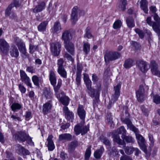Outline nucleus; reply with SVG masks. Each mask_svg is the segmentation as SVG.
Returning a JSON list of instances; mask_svg holds the SVG:
<instances>
[{"label":"nucleus","instance_id":"nucleus-1","mask_svg":"<svg viewBox=\"0 0 160 160\" xmlns=\"http://www.w3.org/2000/svg\"><path fill=\"white\" fill-rule=\"evenodd\" d=\"M85 120H82L80 123L76 125L74 128V131L76 134L77 135L80 133L82 135H83L86 133L89 130V124L84 126Z\"/></svg>","mask_w":160,"mask_h":160},{"label":"nucleus","instance_id":"nucleus-2","mask_svg":"<svg viewBox=\"0 0 160 160\" xmlns=\"http://www.w3.org/2000/svg\"><path fill=\"white\" fill-rule=\"evenodd\" d=\"M149 88L148 86L141 85L139 86V89L136 92V95L139 102H142L144 99V94L145 92L148 91Z\"/></svg>","mask_w":160,"mask_h":160},{"label":"nucleus","instance_id":"nucleus-3","mask_svg":"<svg viewBox=\"0 0 160 160\" xmlns=\"http://www.w3.org/2000/svg\"><path fill=\"white\" fill-rule=\"evenodd\" d=\"M121 85L119 83H118L116 86L114 87V94L112 96L111 101L109 102L108 105L107 106V108L108 109H110L112 105V102L114 103L116 101L120 94V89L121 88Z\"/></svg>","mask_w":160,"mask_h":160},{"label":"nucleus","instance_id":"nucleus-4","mask_svg":"<svg viewBox=\"0 0 160 160\" xmlns=\"http://www.w3.org/2000/svg\"><path fill=\"white\" fill-rule=\"evenodd\" d=\"M88 93L91 98H94V99L93 100V108H94L97 107L100 101L99 99L100 93L99 89L98 90H91L90 92H88Z\"/></svg>","mask_w":160,"mask_h":160},{"label":"nucleus","instance_id":"nucleus-5","mask_svg":"<svg viewBox=\"0 0 160 160\" xmlns=\"http://www.w3.org/2000/svg\"><path fill=\"white\" fill-rule=\"evenodd\" d=\"M121 56L120 54L117 52H109L104 55V59L106 63H108L109 61L116 60Z\"/></svg>","mask_w":160,"mask_h":160},{"label":"nucleus","instance_id":"nucleus-6","mask_svg":"<svg viewBox=\"0 0 160 160\" xmlns=\"http://www.w3.org/2000/svg\"><path fill=\"white\" fill-rule=\"evenodd\" d=\"M154 19L156 21L153 22V29L157 33L158 38L160 39V18L156 13L153 16Z\"/></svg>","mask_w":160,"mask_h":160},{"label":"nucleus","instance_id":"nucleus-7","mask_svg":"<svg viewBox=\"0 0 160 160\" xmlns=\"http://www.w3.org/2000/svg\"><path fill=\"white\" fill-rule=\"evenodd\" d=\"M50 49L52 54L57 56L59 54L60 51L61 45L58 42L50 43Z\"/></svg>","mask_w":160,"mask_h":160},{"label":"nucleus","instance_id":"nucleus-8","mask_svg":"<svg viewBox=\"0 0 160 160\" xmlns=\"http://www.w3.org/2000/svg\"><path fill=\"white\" fill-rule=\"evenodd\" d=\"M20 79L28 86L32 88V85L29 78L27 75L26 72L22 70H20Z\"/></svg>","mask_w":160,"mask_h":160},{"label":"nucleus","instance_id":"nucleus-9","mask_svg":"<svg viewBox=\"0 0 160 160\" xmlns=\"http://www.w3.org/2000/svg\"><path fill=\"white\" fill-rule=\"evenodd\" d=\"M9 47L8 44L4 39L0 38V50L3 54H7Z\"/></svg>","mask_w":160,"mask_h":160},{"label":"nucleus","instance_id":"nucleus-10","mask_svg":"<svg viewBox=\"0 0 160 160\" xmlns=\"http://www.w3.org/2000/svg\"><path fill=\"white\" fill-rule=\"evenodd\" d=\"M138 67L142 72H146L149 68L148 63L146 61L139 60L137 62Z\"/></svg>","mask_w":160,"mask_h":160},{"label":"nucleus","instance_id":"nucleus-11","mask_svg":"<svg viewBox=\"0 0 160 160\" xmlns=\"http://www.w3.org/2000/svg\"><path fill=\"white\" fill-rule=\"evenodd\" d=\"M28 134L22 131L18 132L13 135L15 139L19 142H23L26 141Z\"/></svg>","mask_w":160,"mask_h":160},{"label":"nucleus","instance_id":"nucleus-12","mask_svg":"<svg viewBox=\"0 0 160 160\" xmlns=\"http://www.w3.org/2000/svg\"><path fill=\"white\" fill-rule=\"evenodd\" d=\"M79 11L78 7L75 6L72 9L71 15V19L72 23L73 24L76 23L78 20V12Z\"/></svg>","mask_w":160,"mask_h":160},{"label":"nucleus","instance_id":"nucleus-13","mask_svg":"<svg viewBox=\"0 0 160 160\" xmlns=\"http://www.w3.org/2000/svg\"><path fill=\"white\" fill-rule=\"evenodd\" d=\"M16 44L19 51L23 54L26 55L27 52L24 43L20 39H16Z\"/></svg>","mask_w":160,"mask_h":160},{"label":"nucleus","instance_id":"nucleus-14","mask_svg":"<svg viewBox=\"0 0 160 160\" xmlns=\"http://www.w3.org/2000/svg\"><path fill=\"white\" fill-rule=\"evenodd\" d=\"M52 107V100H49L44 104L42 106V112L44 114H47L50 112Z\"/></svg>","mask_w":160,"mask_h":160},{"label":"nucleus","instance_id":"nucleus-15","mask_svg":"<svg viewBox=\"0 0 160 160\" xmlns=\"http://www.w3.org/2000/svg\"><path fill=\"white\" fill-rule=\"evenodd\" d=\"M77 113L80 119L82 120H84L86 117V112L82 105H79L77 109Z\"/></svg>","mask_w":160,"mask_h":160},{"label":"nucleus","instance_id":"nucleus-16","mask_svg":"<svg viewBox=\"0 0 160 160\" xmlns=\"http://www.w3.org/2000/svg\"><path fill=\"white\" fill-rule=\"evenodd\" d=\"M53 136L52 135H49L47 139L48 143L47 147H48V149L49 151H52L55 148V147L52 138Z\"/></svg>","mask_w":160,"mask_h":160},{"label":"nucleus","instance_id":"nucleus-17","mask_svg":"<svg viewBox=\"0 0 160 160\" xmlns=\"http://www.w3.org/2000/svg\"><path fill=\"white\" fill-rule=\"evenodd\" d=\"M84 80L88 89V92H90L91 90H94L91 88L92 82L88 74L86 73L84 74Z\"/></svg>","mask_w":160,"mask_h":160},{"label":"nucleus","instance_id":"nucleus-18","mask_svg":"<svg viewBox=\"0 0 160 160\" xmlns=\"http://www.w3.org/2000/svg\"><path fill=\"white\" fill-rule=\"evenodd\" d=\"M63 110L65 114L66 118L69 120H72L74 117V114L72 112L69 111L68 108L66 106L64 107Z\"/></svg>","mask_w":160,"mask_h":160},{"label":"nucleus","instance_id":"nucleus-19","mask_svg":"<svg viewBox=\"0 0 160 160\" xmlns=\"http://www.w3.org/2000/svg\"><path fill=\"white\" fill-rule=\"evenodd\" d=\"M150 67L152 74L154 75L157 74L159 72L157 65L154 61L152 60L151 61Z\"/></svg>","mask_w":160,"mask_h":160},{"label":"nucleus","instance_id":"nucleus-20","mask_svg":"<svg viewBox=\"0 0 160 160\" xmlns=\"http://www.w3.org/2000/svg\"><path fill=\"white\" fill-rule=\"evenodd\" d=\"M45 5L46 4L44 2H41L33 9V12L34 13H37L41 12L45 8Z\"/></svg>","mask_w":160,"mask_h":160},{"label":"nucleus","instance_id":"nucleus-21","mask_svg":"<svg viewBox=\"0 0 160 160\" xmlns=\"http://www.w3.org/2000/svg\"><path fill=\"white\" fill-rule=\"evenodd\" d=\"M62 38L64 41V43L68 42L71 38V34L69 31L65 30L62 33Z\"/></svg>","mask_w":160,"mask_h":160},{"label":"nucleus","instance_id":"nucleus-22","mask_svg":"<svg viewBox=\"0 0 160 160\" xmlns=\"http://www.w3.org/2000/svg\"><path fill=\"white\" fill-rule=\"evenodd\" d=\"M9 53L11 56L13 58H17L19 55V52L15 46H12L10 49Z\"/></svg>","mask_w":160,"mask_h":160},{"label":"nucleus","instance_id":"nucleus-23","mask_svg":"<svg viewBox=\"0 0 160 160\" xmlns=\"http://www.w3.org/2000/svg\"><path fill=\"white\" fill-rule=\"evenodd\" d=\"M65 43V47L72 55H73L74 52V46L72 43L69 41L68 42Z\"/></svg>","mask_w":160,"mask_h":160},{"label":"nucleus","instance_id":"nucleus-24","mask_svg":"<svg viewBox=\"0 0 160 160\" xmlns=\"http://www.w3.org/2000/svg\"><path fill=\"white\" fill-rule=\"evenodd\" d=\"M62 81L61 79H59L58 81V82L56 86H55L56 85H52L54 89V92H55V95L57 98H59L60 95L59 94V90L61 87L62 83Z\"/></svg>","mask_w":160,"mask_h":160},{"label":"nucleus","instance_id":"nucleus-25","mask_svg":"<svg viewBox=\"0 0 160 160\" xmlns=\"http://www.w3.org/2000/svg\"><path fill=\"white\" fill-rule=\"evenodd\" d=\"M61 94L62 96L59 98L60 101L63 105L66 106L68 105L69 102V98L65 95V93L63 92H62Z\"/></svg>","mask_w":160,"mask_h":160},{"label":"nucleus","instance_id":"nucleus-26","mask_svg":"<svg viewBox=\"0 0 160 160\" xmlns=\"http://www.w3.org/2000/svg\"><path fill=\"white\" fill-rule=\"evenodd\" d=\"M140 8L146 13H148V2L146 0H141L140 2Z\"/></svg>","mask_w":160,"mask_h":160},{"label":"nucleus","instance_id":"nucleus-27","mask_svg":"<svg viewBox=\"0 0 160 160\" xmlns=\"http://www.w3.org/2000/svg\"><path fill=\"white\" fill-rule=\"evenodd\" d=\"M124 122L127 124V126L130 130L136 132L137 128H136L133 124L131 122L128 118H125L123 120Z\"/></svg>","mask_w":160,"mask_h":160},{"label":"nucleus","instance_id":"nucleus-28","mask_svg":"<svg viewBox=\"0 0 160 160\" xmlns=\"http://www.w3.org/2000/svg\"><path fill=\"white\" fill-rule=\"evenodd\" d=\"M49 79L51 84L52 85H56V78L55 73L52 70H50L49 75Z\"/></svg>","mask_w":160,"mask_h":160},{"label":"nucleus","instance_id":"nucleus-29","mask_svg":"<svg viewBox=\"0 0 160 160\" xmlns=\"http://www.w3.org/2000/svg\"><path fill=\"white\" fill-rule=\"evenodd\" d=\"M133 132L135 133L136 138L138 140V144L144 143L145 140L144 137L138 133V129L137 128L136 132Z\"/></svg>","mask_w":160,"mask_h":160},{"label":"nucleus","instance_id":"nucleus-30","mask_svg":"<svg viewBox=\"0 0 160 160\" xmlns=\"http://www.w3.org/2000/svg\"><path fill=\"white\" fill-rule=\"evenodd\" d=\"M48 23L47 21H44L41 23L38 26V31L41 32H45L46 29V27Z\"/></svg>","mask_w":160,"mask_h":160},{"label":"nucleus","instance_id":"nucleus-31","mask_svg":"<svg viewBox=\"0 0 160 160\" xmlns=\"http://www.w3.org/2000/svg\"><path fill=\"white\" fill-rule=\"evenodd\" d=\"M104 148L103 147H101L99 149L96 150L95 151L94 153V157L96 159L100 158L104 151Z\"/></svg>","mask_w":160,"mask_h":160},{"label":"nucleus","instance_id":"nucleus-32","mask_svg":"<svg viewBox=\"0 0 160 160\" xmlns=\"http://www.w3.org/2000/svg\"><path fill=\"white\" fill-rule=\"evenodd\" d=\"M72 138V135L69 133L61 134L59 135V141L66 140L68 141L70 140Z\"/></svg>","mask_w":160,"mask_h":160},{"label":"nucleus","instance_id":"nucleus-33","mask_svg":"<svg viewBox=\"0 0 160 160\" xmlns=\"http://www.w3.org/2000/svg\"><path fill=\"white\" fill-rule=\"evenodd\" d=\"M83 68L82 64L78 63L77 67H75L73 68V71L74 73L76 72V74H81Z\"/></svg>","mask_w":160,"mask_h":160},{"label":"nucleus","instance_id":"nucleus-34","mask_svg":"<svg viewBox=\"0 0 160 160\" xmlns=\"http://www.w3.org/2000/svg\"><path fill=\"white\" fill-rule=\"evenodd\" d=\"M134 64L133 61L131 59H128L125 61L123 66L126 68H129Z\"/></svg>","mask_w":160,"mask_h":160},{"label":"nucleus","instance_id":"nucleus-35","mask_svg":"<svg viewBox=\"0 0 160 160\" xmlns=\"http://www.w3.org/2000/svg\"><path fill=\"white\" fill-rule=\"evenodd\" d=\"M43 94L47 99H51L53 96L52 93L49 89H46L44 90Z\"/></svg>","mask_w":160,"mask_h":160},{"label":"nucleus","instance_id":"nucleus-36","mask_svg":"<svg viewBox=\"0 0 160 160\" xmlns=\"http://www.w3.org/2000/svg\"><path fill=\"white\" fill-rule=\"evenodd\" d=\"M113 140L120 145H126L125 142L123 140L120 139L118 135H116L114 136Z\"/></svg>","mask_w":160,"mask_h":160},{"label":"nucleus","instance_id":"nucleus-37","mask_svg":"<svg viewBox=\"0 0 160 160\" xmlns=\"http://www.w3.org/2000/svg\"><path fill=\"white\" fill-rule=\"evenodd\" d=\"M58 72L63 78H67V72L63 67L58 68Z\"/></svg>","mask_w":160,"mask_h":160},{"label":"nucleus","instance_id":"nucleus-38","mask_svg":"<svg viewBox=\"0 0 160 160\" xmlns=\"http://www.w3.org/2000/svg\"><path fill=\"white\" fill-rule=\"evenodd\" d=\"M126 23L128 27L129 28H132L135 26L134 20L132 17H129L126 20Z\"/></svg>","mask_w":160,"mask_h":160},{"label":"nucleus","instance_id":"nucleus-39","mask_svg":"<svg viewBox=\"0 0 160 160\" xmlns=\"http://www.w3.org/2000/svg\"><path fill=\"white\" fill-rule=\"evenodd\" d=\"M122 138L125 140L128 143H133L134 142V139L130 136H127L125 135H122Z\"/></svg>","mask_w":160,"mask_h":160},{"label":"nucleus","instance_id":"nucleus-40","mask_svg":"<svg viewBox=\"0 0 160 160\" xmlns=\"http://www.w3.org/2000/svg\"><path fill=\"white\" fill-rule=\"evenodd\" d=\"M127 4V1L126 0H120L118 7L121 10L124 11L126 9V7Z\"/></svg>","mask_w":160,"mask_h":160},{"label":"nucleus","instance_id":"nucleus-41","mask_svg":"<svg viewBox=\"0 0 160 160\" xmlns=\"http://www.w3.org/2000/svg\"><path fill=\"white\" fill-rule=\"evenodd\" d=\"M78 144L77 141H74L71 142L68 144V148L70 151H72L74 150Z\"/></svg>","mask_w":160,"mask_h":160},{"label":"nucleus","instance_id":"nucleus-42","mask_svg":"<svg viewBox=\"0 0 160 160\" xmlns=\"http://www.w3.org/2000/svg\"><path fill=\"white\" fill-rule=\"evenodd\" d=\"M90 44L88 42H83V51L86 54H87L90 51Z\"/></svg>","mask_w":160,"mask_h":160},{"label":"nucleus","instance_id":"nucleus-43","mask_svg":"<svg viewBox=\"0 0 160 160\" xmlns=\"http://www.w3.org/2000/svg\"><path fill=\"white\" fill-rule=\"evenodd\" d=\"M123 149L124 150L125 153L127 154H132L134 150V148L132 147H126L125 145H123Z\"/></svg>","mask_w":160,"mask_h":160},{"label":"nucleus","instance_id":"nucleus-44","mask_svg":"<svg viewBox=\"0 0 160 160\" xmlns=\"http://www.w3.org/2000/svg\"><path fill=\"white\" fill-rule=\"evenodd\" d=\"M110 155L113 156H119V155L118 154V152L117 148L115 147H113L111 148V151L110 152Z\"/></svg>","mask_w":160,"mask_h":160},{"label":"nucleus","instance_id":"nucleus-45","mask_svg":"<svg viewBox=\"0 0 160 160\" xmlns=\"http://www.w3.org/2000/svg\"><path fill=\"white\" fill-rule=\"evenodd\" d=\"M91 146H89L87 149L85 154V160H88L91 154Z\"/></svg>","mask_w":160,"mask_h":160},{"label":"nucleus","instance_id":"nucleus-46","mask_svg":"<svg viewBox=\"0 0 160 160\" xmlns=\"http://www.w3.org/2000/svg\"><path fill=\"white\" fill-rule=\"evenodd\" d=\"M18 149L20 152H22V153L24 155H28L30 154V152L28 150L25 149L20 145H19L18 147Z\"/></svg>","mask_w":160,"mask_h":160},{"label":"nucleus","instance_id":"nucleus-47","mask_svg":"<svg viewBox=\"0 0 160 160\" xmlns=\"http://www.w3.org/2000/svg\"><path fill=\"white\" fill-rule=\"evenodd\" d=\"M54 27V32H58L62 29L60 23L58 21H57L55 23Z\"/></svg>","mask_w":160,"mask_h":160},{"label":"nucleus","instance_id":"nucleus-48","mask_svg":"<svg viewBox=\"0 0 160 160\" xmlns=\"http://www.w3.org/2000/svg\"><path fill=\"white\" fill-rule=\"evenodd\" d=\"M122 25V22L120 20H118L115 21L113 25V28L115 29L119 28Z\"/></svg>","mask_w":160,"mask_h":160},{"label":"nucleus","instance_id":"nucleus-49","mask_svg":"<svg viewBox=\"0 0 160 160\" xmlns=\"http://www.w3.org/2000/svg\"><path fill=\"white\" fill-rule=\"evenodd\" d=\"M152 99L153 102L156 104H160V96L157 94L153 95Z\"/></svg>","mask_w":160,"mask_h":160},{"label":"nucleus","instance_id":"nucleus-50","mask_svg":"<svg viewBox=\"0 0 160 160\" xmlns=\"http://www.w3.org/2000/svg\"><path fill=\"white\" fill-rule=\"evenodd\" d=\"M135 32L137 33L139 37L141 39H142L144 37V33L143 31L139 28H137L134 29Z\"/></svg>","mask_w":160,"mask_h":160},{"label":"nucleus","instance_id":"nucleus-51","mask_svg":"<svg viewBox=\"0 0 160 160\" xmlns=\"http://www.w3.org/2000/svg\"><path fill=\"white\" fill-rule=\"evenodd\" d=\"M32 80L34 84L37 86H39V78L36 75H34L32 77Z\"/></svg>","mask_w":160,"mask_h":160},{"label":"nucleus","instance_id":"nucleus-52","mask_svg":"<svg viewBox=\"0 0 160 160\" xmlns=\"http://www.w3.org/2000/svg\"><path fill=\"white\" fill-rule=\"evenodd\" d=\"M22 107L21 105L17 103H14L12 104L11 106L12 110L15 111L16 109H19Z\"/></svg>","mask_w":160,"mask_h":160},{"label":"nucleus","instance_id":"nucleus-53","mask_svg":"<svg viewBox=\"0 0 160 160\" xmlns=\"http://www.w3.org/2000/svg\"><path fill=\"white\" fill-rule=\"evenodd\" d=\"M14 7L13 3H11L6 9L5 12V15L6 16H9L10 15V11L12 8Z\"/></svg>","mask_w":160,"mask_h":160},{"label":"nucleus","instance_id":"nucleus-54","mask_svg":"<svg viewBox=\"0 0 160 160\" xmlns=\"http://www.w3.org/2000/svg\"><path fill=\"white\" fill-rule=\"evenodd\" d=\"M29 46V52L31 54L33 53L38 48L37 46H34L32 43H30Z\"/></svg>","mask_w":160,"mask_h":160},{"label":"nucleus","instance_id":"nucleus-55","mask_svg":"<svg viewBox=\"0 0 160 160\" xmlns=\"http://www.w3.org/2000/svg\"><path fill=\"white\" fill-rule=\"evenodd\" d=\"M126 131L123 126L121 127L117 130V132L118 134H122V135H125Z\"/></svg>","mask_w":160,"mask_h":160},{"label":"nucleus","instance_id":"nucleus-56","mask_svg":"<svg viewBox=\"0 0 160 160\" xmlns=\"http://www.w3.org/2000/svg\"><path fill=\"white\" fill-rule=\"evenodd\" d=\"M26 141H27L28 143L30 145L32 146H34V143L32 141V138L30 137L28 135L26 138Z\"/></svg>","mask_w":160,"mask_h":160},{"label":"nucleus","instance_id":"nucleus-57","mask_svg":"<svg viewBox=\"0 0 160 160\" xmlns=\"http://www.w3.org/2000/svg\"><path fill=\"white\" fill-rule=\"evenodd\" d=\"M90 27H87L86 30V33L85 37L88 38H90L92 37V35L91 33L90 32Z\"/></svg>","mask_w":160,"mask_h":160},{"label":"nucleus","instance_id":"nucleus-58","mask_svg":"<svg viewBox=\"0 0 160 160\" xmlns=\"http://www.w3.org/2000/svg\"><path fill=\"white\" fill-rule=\"evenodd\" d=\"M141 149H142L145 154H147V150L146 146L144 143L139 144Z\"/></svg>","mask_w":160,"mask_h":160},{"label":"nucleus","instance_id":"nucleus-59","mask_svg":"<svg viewBox=\"0 0 160 160\" xmlns=\"http://www.w3.org/2000/svg\"><path fill=\"white\" fill-rule=\"evenodd\" d=\"M102 141L105 145L109 146L110 145V142L109 140L106 138H104L102 140Z\"/></svg>","mask_w":160,"mask_h":160},{"label":"nucleus","instance_id":"nucleus-60","mask_svg":"<svg viewBox=\"0 0 160 160\" xmlns=\"http://www.w3.org/2000/svg\"><path fill=\"white\" fill-rule=\"evenodd\" d=\"M141 108L143 114L146 116H147L148 115V110L146 108L143 106H142L141 107Z\"/></svg>","mask_w":160,"mask_h":160},{"label":"nucleus","instance_id":"nucleus-61","mask_svg":"<svg viewBox=\"0 0 160 160\" xmlns=\"http://www.w3.org/2000/svg\"><path fill=\"white\" fill-rule=\"evenodd\" d=\"M64 62V61L62 58H60L58 60L57 65L58 66V68L63 67V64Z\"/></svg>","mask_w":160,"mask_h":160},{"label":"nucleus","instance_id":"nucleus-62","mask_svg":"<svg viewBox=\"0 0 160 160\" xmlns=\"http://www.w3.org/2000/svg\"><path fill=\"white\" fill-rule=\"evenodd\" d=\"M81 74H76V80L77 84L78 85L80 84L81 82Z\"/></svg>","mask_w":160,"mask_h":160},{"label":"nucleus","instance_id":"nucleus-63","mask_svg":"<svg viewBox=\"0 0 160 160\" xmlns=\"http://www.w3.org/2000/svg\"><path fill=\"white\" fill-rule=\"evenodd\" d=\"M146 21L148 25L150 26H152L153 28V22H152L151 21V17H148L146 20Z\"/></svg>","mask_w":160,"mask_h":160},{"label":"nucleus","instance_id":"nucleus-64","mask_svg":"<svg viewBox=\"0 0 160 160\" xmlns=\"http://www.w3.org/2000/svg\"><path fill=\"white\" fill-rule=\"evenodd\" d=\"M120 160H132V159L130 157L124 155L120 158Z\"/></svg>","mask_w":160,"mask_h":160}]
</instances>
